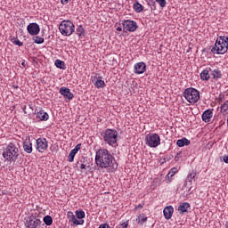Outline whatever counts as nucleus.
<instances>
[{"mask_svg": "<svg viewBox=\"0 0 228 228\" xmlns=\"http://www.w3.org/2000/svg\"><path fill=\"white\" fill-rule=\"evenodd\" d=\"M95 163L96 167H99V168H110V167H111L113 170L118 168V164L115 162V157H113L111 152L107 149H99L96 151Z\"/></svg>", "mask_w": 228, "mask_h": 228, "instance_id": "1", "label": "nucleus"}, {"mask_svg": "<svg viewBox=\"0 0 228 228\" xmlns=\"http://www.w3.org/2000/svg\"><path fill=\"white\" fill-rule=\"evenodd\" d=\"M20 146L19 142H10L6 148L3 150L2 156L4 161L8 163H15L19 159Z\"/></svg>", "mask_w": 228, "mask_h": 228, "instance_id": "2", "label": "nucleus"}, {"mask_svg": "<svg viewBox=\"0 0 228 228\" xmlns=\"http://www.w3.org/2000/svg\"><path fill=\"white\" fill-rule=\"evenodd\" d=\"M75 29L76 26L69 20H62L59 25V31H61V35H64V37H70Z\"/></svg>", "mask_w": 228, "mask_h": 228, "instance_id": "3", "label": "nucleus"}, {"mask_svg": "<svg viewBox=\"0 0 228 228\" xmlns=\"http://www.w3.org/2000/svg\"><path fill=\"white\" fill-rule=\"evenodd\" d=\"M183 97L191 102V104H195L200 99V94L199 91L193 87L186 88L183 92Z\"/></svg>", "mask_w": 228, "mask_h": 228, "instance_id": "4", "label": "nucleus"}, {"mask_svg": "<svg viewBox=\"0 0 228 228\" xmlns=\"http://www.w3.org/2000/svg\"><path fill=\"white\" fill-rule=\"evenodd\" d=\"M103 136V141L105 143H108V145H115L117 143V140L118 138V132L115 129H107L102 134Z\"/></svg>", "mask_w": 228, "mask_h": 228, "instance_id": "5", "label": "nucleus"}, {"mask_svg": "<svg viewBox=\"0 0 228 228\" xmlns=\"http://www.w3.org/2000/svg\"><path fill=\"white\" fill-rule=\"evenodd\" d=\"M161 143V139L158 134H150L146 135V145L156 148Z\"/></svg>", "mask_w": 228, "mask_h": 228, "instance_id": "6", "label": "nucleus"}, {"mask_svg": "<svg viewBox=\"0 0 228 228\" xmlns=\"http://www.w3.org/2000/svg\"><path fill=\"white\" fill-rule=\"evenodd\" d=\"M211 51L216 54H225V52L228 51V47L224 46V44L216 41L215 45L212 47Z\"/></svg>", "mask_w": 228, "mask_h": 228, "instance_id": "7", "label": "nucleus"}, {"mask_svg": "<svg viewBox=\"0 0 228 228\" xmlns=\"http://www.w3.org/2000/svg\"><path fill=\"white\" fill-rule=\"evenodd\" d=\"M48 143L47 139L38 138L36 141V149L38 152H45L47 151Z\"/></svg>", "mask_w": 228, "mask_h": 228, "instance_id": "8", "label": "nucleus"}, {"mask_svg": "<svg viewBox=\"0 0 228 228\" xmlns=\"http://www.w3.org/2000/svg\"><path fill=\"white\" fill-rule=\"evenodd\" d=\"M123 29L124 31L130 32L136 31V29H138V25L134 20H126L123 22Z\"/></svg>", "mask_w": 228, "mask_h": 228, "instance_id": "9", "label": "nucleus"}, {"mask_svg": "<svg viewBox=\"0 0 228 228\" xmlns=\"http://www.w3.org/2000/svg\"><path fill=\"white\" fill-rule=\"evenodd\" d=\"M42 221L35 216H30L27 220V228H38Z\"/></svg>", "mask_w": 228, "mask_h": 228, "instance_id": "10", "label": "nucleus"}, {"mask_svg": "<svg viewBox=\"0 0 228 228\" xmlns=\"http://www.w3.org/2000/svg\"><path fill=\"white\" fill-rule=\"evenodd\" d=\"M27 31L32 36L38 35L40 33V26L37 23H29L27 27Z\"/></svg>", "mask_w": 228, "mask_h": 228, "instance_id": "11", "label": "nucleus"}, {"mask_svg": "<svg viewBox=\"0 0 228 228\" xmlns=\"http://www.w3.org/2000/svg\"><path fill=\"white\" fill-rule=\"evenodd\" d=\"M147 70V65L145 62H137L134 64V74H143Z\"/></svg>", "mask_w": 228, "mask_h": 228, "instance_id": "12", "label": "nucleus"}, {"mask_svg": "<svg viewBox=\"0 0 228 228\" xmlns=\"http://www.w3.org/2000/svg\"><path fill=\"white\" fill-rule=\"evenodd\" d=\"M59 93L61 94V95H63V97H66V99H69V101L74 99V94H72V92H70V89L67 87H61Z\"/></svg>", "mask_w": 228, "mask_h": 228, "instance_id": "13", "label": "nucleus"}, {"mask_svg": "<svg viewBox=\"0 0 228 228\" xmlns=\"http://www.w3.org/2000/svg\"><path fill=\"white\" fill-rule=\"evenodd\" d=\"M23 150L27 152V154H31V152H33V143L31 142V139H29V137L23 142Z\"/></svg>", "mask_w": 228, "mask_h": 228, "instance_id": "14", "label": "nucleus"}, {"mask_svg": "<svg viewBox=\"0 0 228 228\" xmlns=\"http://www.w3.org/2000/svg\"><path fill=\"white\" fill-rule=\"evenodd\" d=\"M81 151V144H77L73 150L70 151L69 154V161L72 163L74 161V158H76V153Z\"/></svg>", "mask_w": 228, "mask_h": 228, "instance_id": "15", "label": "nucleus"}, {"mask_svg": "<svg viewBox=\"0 0 228 228\" xmlns=\"http://www.w3.org/2000/svg\"><path fill=\"white\" fill-rule=\"evenodd\" d=\"M163 213L166 220H170V218H172V215H174V207L172 206L166 207L163 210Z\"/></svg>", "mask_w": 228, "mask_h": 228, "instance_id": "16", "label": "nucleus"}, {"mask_svg": "<svg viewBox=\"0 0 228 228\" xmlns=\"http://www.w3.org/2000/svg\"><path fill=\"white\" fill-rule=\"evenodd\" d=\"M36 117L44 122L49 120V114H47V112H45L44 110H40L38 112H37Z\"/></svg>", "mask_w": 228, "mask_h": 228, "instance_id": "17", "label": "nucleus"}, {"mask_svg": "<svg viewBox=\"0 0 228 228\" xmlns=\"http://www.w3.org/2000/svg\"><path fill=\"white\" fill-rule=\"evenodd\" d=\"M212 117H213V111H211V110H207L203 112L201 118L203 122H211Z\"/></svg>", "mask_w": 228, "mask_h": 228, "instance_id": "18", "label": "nucleus"}, {"mask_svg": "<svg viewBox=\"0 0 228 228\" xmlns=\"http://www.w3.org/2000/svg\"><path fill=\"white\" fill-rule=\"evenodd\" d=\"M69 222H72L74 225H79L81 223H79V220L76 218V216H74V213L72 211H69L67 214Z\"/></svg>", "mask_w": 228, "mask_h": 228, "instance_id": "19", "label": "nucleus"}, {"mask_svg": "<svg viewBox=\"0 0 228 228\" xmlns=\"http://www.w3.org/2000/svg\"><path fill=\"white\" fill-rule=\"evenodd\" d=\"M93 82L96 88H104V86H106L104 80H102L101 77L94 78Z\"/></svg>", "mask_w": 228, "mask_h": 228, "instance_id": "20", "label": "nucleus"}, {"mask_svg": "<svg viewBox=\"0 0 228 228\" xmlns=\"http://www.w3.org/2000/svg\"><path fill=\"white\" fill-rule=\"evenodd\" d=\"M190 208V203L183 202L178 207V211L180 215H183V213H188V208Z\"/></svg>", "mask_w": 228, "mask_h": 228, "instance_id": "21", "label": "nucleus"}, {"mask_svg": "<svg viewBox=\"0 0 228 228\" xmlns=\"http://www.w3.org/2000/svg\"><path fill=\"white\" fill-rule=\"evenodd\" d=\"M209 70H211V68L209 69H206L200 73V78L202 81H209L210 76H209Z\"/></svg>", "mask_w": 228, "mask_h": 228, "instance_id": "22", "label": "nucleus"}, {"mask_svg": "<svg viewBox=\"0 0 228 228\" xmlns=\"http://www.w3.org/2000/svg\"><path fill=\"white\" fill-rule=\"evenodd\" d=\"M190 143H191V142L188 140L186 137L179 139L176 142V145H178L179 147H184V145H190Z\"/></svg>", "mask_w": 228, "mask_h": 228, "instance_id": "23", "label": "nucleus"}, {"mask_svg": "<svg viewBox=\"0 0 228 228\" xmlns=\"http://www.w3.org/2000/svg\"><path fill=\"white\" fill-rule=\"evenodd\" d=\"M193 181H197V172L195 171L190 173L186 178V183H190V184H191Z\"/></svg>", "mask_w": 228, "mask_h": 228, "instance_id": "24", "label": "nucleus"}, {"mask_svg": "<svg viewBox=\"0 0 228 228\" xmlns=\"http://www.w3.org/2000/svg\"><path fill=\"white\" fill-rule=\"evenodd\" d=\"M133 8L136 13H142V12H143V5H142V4H140L138 1H135Z\"/></svg>", "mask_w": 228, "mask_h": 228, "instance_id": "25", "label": "nucleus"}, {"mask_svg": "<svg viewBox=\"0 0 228 228\" xmlns=\"http://www.w3.org/2000/svg\"><path fill=\"white\" fill-rule=\"evenodd\" d=\"M175 174H177V167H173L172 169H170V171L168 172V174L167 175V180L172 181V177L175 175Z\"/></svg>", "mask_w": 228, "mask_h": 228, "instance_id": "26", "label": "nucleus"}, {"mask_svg": "<svg viewBox=\"0 0 228 228\" xmlns=\"http://www.w3.org/2000/svg\"><path fill=\"white\" fill-rule=\"evenodd\" d=\"M219 43L223 44L224 47H228V37L225 36H221L216 39Z\"/></svg>", "mask_w": 228, "mask_h": 228, "instance_id": "27", "label": "nucleus"}, {"mask_svg": "<svg viewBox=\"0 0 228 228\" xmlns=\"http://www.w3.org/2000/svg\"><path fill=\"white\" fill-rule=\"evenodd\" d=\"M55 67H57V69H61L62 70H65V69H66L65 61H63L61 60H56L55 61Z\"/></svg>", "mask_w": 228, "mask_h": 228, "instance_id": "28", "label": "nucleus"}, {"mask_svg": "<svg viewBox=\"0 0 228 228\" xmlns=\"http://www.w3.org/2000/svg\"><path fill=\"white\" fill-rule=\"evenodd\" d=\"M136 222L141 224H145V222H147V216H145V214L139 215V216L136 218Z\"/></svg>", "mask_w": 228, "mask_h": 228, "instance_id": "29", "label": "nucleus"}, {"mask_svg": "<svg viewBox=\"0 0 228 228\" xmlns=\"http://www.w3.org/2000/svg\"><path fill=\"white\" fill-rule=\"evenodd\" d=\"M212 76L214 77V79H220V77H222V71L220 69H214L212 71Z\"/></svg>", "mask_w": 228, "mask_h": 228, "instance_id": "30", "label": "nucleus"}, {"mask_svg": "<svg viewBox=\"0 0 228 228\" xmlns=\"http://www.w3.org/2000/svg\"><path fill=\"white\" fill-rule=\"evenodd\" d=\"M221 113L223 115L228 114V100L221 106Z\"/></svg>", "mask_w": 228, "mask_h": 228, "instance_id": "31", "label": "nucleus"}, {"mask_svg": "<svg viewBox=\"0 0 228 228\" xmlns=\"http://www.w3.org/2000/svg\"><path fill=\"white\" fill-rule=\"evenodd\" d=\"M43 222L45 224V225H53V217L51 216H45L43 218Z\"/></svg>", "mask_w": 228, "mask_h": 228, "instance_id": "32", "label": "nucleus"}, {"mask_svg": "<svg viewBox=\"0 0 228 228\" xmlns=\"http://www.w3.org/2000/svg\"><path fill=\"white\" fill-rule=\"evenodd\" d=\"M147 4H148V6H150L151 12H155L156 6H157L156 5V1H154V0H148Z\"/></svg>", "mask_w": 228, "mask_h": 228, "instance_id": "33", "label": "nucleus"}, {"mask_svg": "<svg viewBox=\"0 0 228 228\" xmlns=\"http://www.w3.org/2000/svg\"><path fill=\"white\" fill-rule=\"evenodd\" d=\"M77 35H78V37H85V28L83 26L80 25L77 28Z\"/></svg>", "mask_w": 228, "mask_h": 228, "instance_id": "34", "label": "nucleus"}, {"mask_svg": "<svg viewBox=\"0 0 228 228\" xmlns=\"http://www.w3.org/2000/svg\"><path fill=\"white\" fill-rule=\"evenodd\" d=\"M12 42L14 44V45H19V47H22L24 45V43L20 42V40H19L17 37L12 38Z\"/></svg>", "mask_w": 228, "mask_h": 228, "instance_id": "35", "label": "nucleus"}, {"mask_svg": "<svg viewBox=\"0 0 228 228\" xmlns=\"http://www.w3.org/2000/svg\"><path fill=\"white\" fill-rule=\"evenodd\" d=\"M76 216H77V218H78L79 220H81L82 218H85V216H86L85 211H83V210H77V211H76Z\"/></svg>", "mask_w": 228, "mask_h": 228, "instance_id": "36", "label": "nucleus"}, {"mask_svg": "<svg viewBox=\"0 0 228 228\" xmlns=\"http://www.w3.org/2000/svg\"><path fill=\"white\" fill-rule=\"evenodd\" d=\"M34 44H44V38L38 36L33 37Z\"/></svg>", "mask_w": 228, "mask_h": 228, "instance_id": "37", "label": "nucleus"}, {"mask_svg": "<svg viewBox=\"0 0 228 228\" xmlns=\"http://www.w3.org/2000/svg\"><path fill=\"white\" fill-rule=\"evenodd\" d=\"M159 3L160 8H165L167 6V0H155Z\"/></svg>", "mask_w": 228, "mask_h": 228, "instance_id": "38", "label": "nucleus"}, {"mask_svg": "<svg viewBox=\"0 0 228 228\" xmlns=\"http://www.w3.org/2000/svg\"><path fill=\"white\" fill-rule=\"evenodd\" d=\"M77 165H80V170H86V165L77 162Z\"/></svg>", "mask_w": 228, "mask_h": 228, "instance_id": "39", "label": "nucleus"}, {"mask_svg": "<svg viewBox=\"0 0 228 228\" xmlns=\"http://www.w3.org/2000/svg\"><path fill=\"white\" fill-rule=\"evenodd\" d=\"M128 225H129V222L128 221L124 222L123 224H121L122 228H127Z\"/></svg>", "mask_w": 228, "mask_h": 228, "instance_id": "40", "label": "nucleus"}, {"mask_svg": "<svg viewBox=\"0 0 228 228\" xmlns=\"http://www.w3.org/2000/svg\"><path fill=\"white\" fill-rule=\"evenodd\" d=\"M61 4H68L69 0H61Z\"/></svg>", "mask_w": 228, "mask_h": 228, "instance_id": "41", "label": "nucleus"}, {"mask_svg": "<svg viewBox=\"0 0 228 228\" xmlns=\"http://www.w3.org/2000/svg\"><path fill=\"white\" fill-rule=\"evenodd\" d=\"M223 160L224 161V163L228 164V156L223 157Z\"/></svg>", "mask_w": 228, "mask_h": 228, "instance_id": "42", "label": "nucleus"}, {"mask_svg": "<svg viewBox=\"0 0 228 228\" xmlns=\"http://www.w3.org/2000/svg\"><path fill=\"white\" fill-rule=\"evenodd\" d=\"M137 208H138L139 209H142V208H143V206H142V204H139V205L137 206Z\"/></svg>", "mask_w": 228, "mask_h": 228, "instance_id": "43", "label": "nucleus"}, {"mask_svg": "<svg viewBox=\"0 0 228 228\" xmlns=\"http://www.w3.org/2000/svg\"><path fill=\"white\" fill-rule=\"evenodd\" d=\"M78 222H79L80 225H83V224H85L84 220H79Z\"/></svg>", "mask_w": 228, "mask_h": 228, "instance_id": "44", "label": "nucleus"}, {"mask_svg": "<svg viewBox=\"0 0 228 228\" xmlns=\"http://www.w3.org/2000/svg\"><path fill=\"white\" fill-rule=\"evenodd\" d=\"M21 66H22L23 68H26V62L23 61V62L21 63Z\"/></svg>", "mask_w": 228, "mask_h": 228, "instance_id": "45", "label": "nucleus"}, {"mask_svg": "<svg viewBox=\"0 0 228 228\" xmlns=\"http://www.w3.org/2000/svg\"><path fill=\"white\" fill-rule=\"evenodd\" d=\"M117 31H122V28L118 27V28H117Z\"/></svg>", "mask_w": 228, "mask_h": 228, "instance_id": "46", "label": "nucleus"}, {"mask_svg": "<svg viewBox=\"0 0 228 228\" xmlns=\"http://www.w3.org/2000/svg\"><path fill=\"white\" fill-rule=\"evenodd\" d=\"M175 161H179V157L175 156Z\"/></svg>", "mask_w": 228, "mask_h": 228, "instance_id": "47", "label": "nucleus"}]
</instances>
